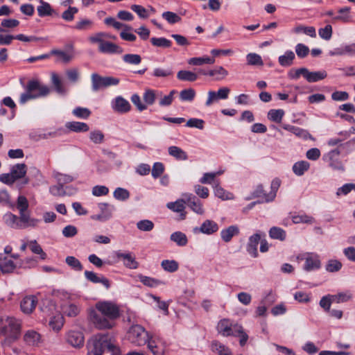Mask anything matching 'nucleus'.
<instances>
[{"mask_svg":"<svg viewBox=\"0 0 355 355\" xmlns=\"http://www.w3.org/2000/svg\"><path fill=\"white\" fill-rule=\"evenodd\" d=\"M120 315L119 306L110 301L98 302L89 311V320L98 329H111Z\"/></svg>","mask_w":355,"mask_h":355,"instance_id":"obj_1","label":"nucleus"},{"mask_svg":"<svg viewBox=\"0 0 355 355\" xmlns=\"http://www.w3.org/2000/svg\"><path fill=\"white\" fill-rule=\"evenodd\" d=\"M29 204L27 198L24 196H19L17 198L16 207L19 210V216L8 212L3 216L5 223L14 229L35 227L40 222L39 219L31 218L28 211Z\"/></svg>","mask_w":355,"mask_h":355,"instance_id":"obj_2","label":"nucleus"},{"mask_svg":"<svg viewBox=\"0 0 355 355\" xmlns=\"http://www.w3.org/2000/svg\"><path fill=\"white\" fill-rule=\"evenodd\" d=\"M87 355H102L107 349L114 355H119V349L112 342L108 334L94 336L88 343Z\"/></svg>","mask_w":355,"mask_h":355,"instance_id":"obj_3","label":"nucleus"},{"mask_svg":"<svg viewBox=\"0 0 355 355\" xmlns=\"http://www.w3.org/2000/svg\"><path fill=\"white\" fill-rule=\"evenodd\" d=\"M25 88V92L20 95L19 103L25 104L27 101L44 97L50 93V89L48 86L42 85L37 80H29Z\"/></svg>","mask_w":355,"mask_h":355,"instance_id":"obj_4","label":"nucleus"},{"mask_svg":"<svg viewBox=\"0 0 355 355\" xmlns=\"http://www.w3.org/2000/svg\"><path fill=\"white\" fill-rule=\"evenodd\" d=\"M19 322L13 318H0V336L5 337L2 344L10 345L18 337Z\"/></svg>","mask_w":355,"mask_h":355,"instance_id":"obj_5","label":"nucleus"},{"mask_svg":"<svg viewBox=\"0 0 355 355\" xmlns=\"http://www.w3.org/2000/svg\"><path fill=\"white\" fill-rule=\"evenodd\" d=\"M150 338L148 333L141 325H132L128 331V339L138 346L145 345Z\"/></svg>","mask_w":355,"mask_h":355,"instance_id":"obj_6","label":"nucleus"},{"mask_svg":"<svg viewBox=\"0 0 355 355\" xmlns=\"http://www.w3.org/2000/svg\"><path fill=\"white\" fill-rule=\"evenodd\" d=\"M91 81L93 92H98L101 89L118 85L119 79L112 76H101L94 73L91 75Z\"/></svg>","mask_w":355,"mask_h":355,"instance_id":"obj_7","label":"nucleus"},{"mask_svg":"<svg viewBox=\"0 0 355 355\" xmlns=\"http://www.w3.org/2000/svg\"><path fill=\"white\" fill-rule=\"evenodd\" d=\"M98 208L101 211V213L92 216V219L105 222L112 216V212L114 210L113 205H109L107 203H100L98 204Z\"/></svg>","mask_w":355,"mask_h":355,"instance_id":"obj_8","label":"nucleus"},{"mask_svg":"<svg viewBox=\"0 0 355 355\" xmlns=\"http://www.w3.org/2000/svg\"><path fill=\"white\" fill-rule=\"evenodd\" d=\"M265 236L266 235L264 233L258 232L256 234H254L253 235L250 236L246 246V249L248 252L253 257H258L257 246L261 241V237Z\"/></svg>","mask_w":355,"mask_h":355,"instance_id":"obj_9","label":"nucleus"},{"mask_svg":"<svg viewBox=\"0 0 355 355\" xmlns=\"http://www.w3.org/2000/svg\"><path fill=\"white\" fill-rule=\"evenodd\" d=\"M304 257L305 258L304 269L306 271H311L320 268V261L318 255L313 253L306 252L304 253Z\"/></svg>","mask_w":355,"mask_h":355,"instance_id":"obj_10","label":"nucleus"},{"mask_svg":"<svg viewBox=\"0 0 355 355\" xmlns=\"http://www.w3.org/2000/svg\"><path fill=\"white\" fill-rule=\"evenodd\" d=\"M184 198H186L187 204L188 206L196 214L202 215L205 210L202 207L201 202L191 193L183 194Z\"/></svg>","mask_w":355,"mask_h":355,"instance_id":"obj_11","label":"nucleus"},{"mask_svg":"<svg viewBox=\"0 0 355 355\" xmlns=\"http://www.w3.org/2000/svg\"><path fill=\"white\" fill-rule=\"evenodd\" d=\"M67 341L74 347H80L84 344V336L80 331H69L67 334Z\"/></svg>","mask_w":355,"mask_h":355,"instance_id":"obj_12","label":"nucleus"},{"mask_svg":"<svg viewBox=\"0 0 355 355\" xmlns=\"http://www.w3.org/2000/svg\"><path fill=\"white\" fill-rule=\"evenodd\" d=\"M62 313L67 317H76L80 312V306L71 302H66L61 306Z\"/></svg>","mask_w":355,"mask_h":355,"instance_id":"obj_13","label":"nucleus"},{"mask_svg":"<svg viewBox=\"0 0 355 355\" xmlns=\"http://www.w3.org/2000/svg\"><path fill=\"white\" fill-rule=\"evenodd\" d=\"M217 330L218 333L221 334L223 336H237L234 331V326H232L230 322L227 319L221 320L218 323Z\"/></svg>","mask_w":355,"mask_h":355,"instance_id":"obj_14","label":"nucleus"},{"mask_svg":"<svg viewBox=\"0 0 355 355\" xmlns=\"http://www.w3.org/2000/svg\"><path fill=\"white\" fill-rule=\"evenodd\" d=\"M187 203L186 198L184 199H179L175 202H168L166 205V207L175 211L180 213V219L184 220L186 217V213L184 212L185 206L184 205Z\"/></svg>","mask_w":355,"mask_h":355,"instance_id":"obj_15","label":"nucleus"},{"mask_svg":"<svg viewBox=\"0 0 355 355\" xmlns=\"http://www.w3.org/2000/svg\"><path fill=\"white\" fill-rule=\"evenodd\" d=\"M116 257L123 260V264L125 267L130 269H136L139 266L138 262L136 261L135 257L131 253H122L117 252L116 253Z\"/></svg>","mask_w":355,"mask_h":355,"instance_id":"obj_16","label":"nucleus"},{"mask_svg":"<svg viewBox=\"0 0 355 355\" xmlns=\"http://www.w3.org/2000/svg\"><path fill=\"white\" fill-rule=\"evenodd\" d=\"M112 108L117 112L125 113L130 110L131 106L129 102L121 96L114 99Z\"/></svg>","mask_w":355,"mask_h":355,"instance_id":"obj_17","label":"nucleus"},{"mask_svg":"<svg viewBox=\"0 0 355 355\" xmlns=\"http://www.w3.org/2000/svg\"><path fill=\"white\" fill-rule=\"evenodd\" d=\"M98 50L100 52L103 53H118L121 54L123 53V49L117 44L105 41L101 45L98 46Z\"/></svg>","mask_w":355,"mask_h":355,"instance_id":"obj_18","label":"nucleus"},{"mask_svg":"<svg viewBox=\"0 0 355 355\" xmlns=\"http://www.w3.org/2000/svg\"><path fill=\"white\" fill-rule=\"evenodd\" d=\"M213 189L215 196L223 200H232L234 198L233 193L225 191L220 185L219 181H214Z\"/></svg>","mask_w":355,"mask_h":355,"instance_id":"obj_19","label":"nucleus"},{"mask_svg":"<svg viewBox=\"0 0 355 355\" xmlns=\"http://www.w3.org/2000/svg\"><path fill=\"white\" fill-rule=\"evenodd\" d=\"M148 344V348L150 350L153 355H164L165 352V345L160 341L150 338Z\"/></svg>","mask_w":355,"mask_h":355,"instance_id":"obj_20","label":"nucleus"},{"mask_svg":"<svg viewBox=\"0 0 355 355\" xmlns=\"http://www.w3.org/2000/svg\"><path fill=\"white\" fill-rule=\"evenodd\" d=\"M37 300L34 296L25 297L21 302V309L25 313H31L35 308Z\"/></svg>","mask_w":355,"mask_h":355,"instance_id":"obj_21","label":"nucleus"},{"mask_svg":"<svg viewBox=\"0 0 355 355\" xmlns=\"http://www.w3.org/2000/svg\"><path fill=\"white\" fill-rule=\"evenodd\" d=\"M24 340L30 346H37L41 343V336L34 330H28L24 334Z\"/></svg>","mask_w":355,"mask_h":355,"instance_id":"obj_22","label":"nucleus"},{"mask_svg":"<svg viewBox=\"0 0 355 355\" xmlns=\"http://www.w3.org/2000/svg\"><path fill=\"white\" fill-rule=\"evenodd\" d=\"M64 322L63 315L60 313H56L50 318L49 325L52 330L59 331L63 327Z\"/></svg>","mask_w":355,"mask_h":355,"instance_id":"obj_23","label":"nucleus"},{"mask_svg":"<svg viewBox=\"0 0 355 355\" xmlns=\"http://www.w3.org/2000/svg\"><path fill=\"white\" fill-rule=\"evenodd\" d=\"M284 129L292 132L295 135L298 137L303 138L304 139H313L312 136L309 134V132L304 129H302L299 127L291 125H284L283 126Z\"/></svg>","mask_w":355,"mask_h":355,"instance_id":"obj_24","label":"nucleus"},{"mask_svg":"<svg viewBox=\"0 0 355 355\" xmlns=\"http://www.w3.org/2000/svg\"><path fill=\"white\" fill-rule=\"evenodd\" d=\"M327 74L325 71H309L306 68L304 78L309 83H315V82L324 79L327 77Z\"/></svg>","mask_w":355,"mask_h":355,"instance_id":"obj_25","label":"nucleus"},{"mask_svg":"<svg viewBox=\"0 0 355 355\" xmlns=\"http://www.w3.org/2000/svg\"><path fill=\"white\" fill-rule=\"evenodd\" d=\"M85 276L86 279L93 283H101L106 288H110L109 280L104 277H98L96 273L92 271L85 270Z\"/></svg>","mask_w":355,"mask_h":355,"instance_id":"obj_26","label":"nucleus"},{"mask_svg":"<svg viewBox=\"0 0 355 355\" xmlns=\"http://www.w3.org/2000/svg\"><path fill=\"white\" fill-rule=\"evenodd\" d=\"M239 234V229L236 225H231L220 232L221 239L226 243L230 242L234 236Z\"/></svg>","mask_w":355,"mask_h":355,"instance_id":"obj_27","label":"nucleus"},{"mask_svg":"<svg viewBox=\"0 0 355 355\" xmlns=\"http://www.w3.org/2000/svg\"><path fill=\"white\" fill-rule=\"evenodd\" d=\"M27 166L25 164H17L12 166L10 173L16 181L24 178L26 174Z\"/></svg>","mask_w":355,"mask_h":355,"instance_id":"obj_28","label":"nucleus"},{"mask_svg":"<svg viewBox=\"0 0 355 355\" xmlns=\"http://www.w3.org/2000/svg\"><path fill=\"white\" fill-rule=\"evenodd\" d=\"M17 268L13 261L8 257L0 258V270L3 273H11Z\"/></svg>","mask_w":355,"mask_h":355,"instance_id":"obj_29","label":"nucleus"},{"mask_svg":"<svg viewBox=\"0 0 355 355\" xmlns=\"http://www.w3.org/2000/svg\"><path fill=\"white\" fill-rule=\"evenodd\" d=\"M66 128L75 132H85L89 130V125L83 122L71 121L67 122Z\"/></svg>","mask_w":355,"mask_h":355,"instance_id":"obj_30","label":"nucleus"},{"mask_svg":"<svg viewBox=\"0 0 355 355\" xmlns=\"http://www.w3.org/2000/svg\"><path fill=\"white\" fill-rule=\"evenodd\" d=\"M218 230V224L211 220H206L202 223L200 227V231L206 234H211Z\"/></svg>","mask_w":355,"mask_h":355,"instance_id":"obj_31","label":"nucleus"},{"mask_svg":"<svg viewBox=\"0 0 355 355\" xmlns=\"http://www.w3.org/2000/svg\"><path fill=\"white\" fill-rule=\"evenodd\" d=\"M168 151L171 156L175 157L178 160H186L188 159L187 153L178 146H170Z\"/></svg>","mask_w":355,"mask_h":355,"instance_id":"obj_32","label":"nucleus"},{"mask_svg":"<svg viewBox=\"0 0 355 355\" xmlns=\"http://www.w3.org/2000/svg\"><path fill=\"white\" fill-rule=\"evenodd\" d=\"M351 8L349 7L340 8L338 10V15L335 16L333 19L335 21H341L343 22H348L351 19L350 15Z\"/></svg>","mask_w":355,"mask_h":355,"instance_id":"obj_33","label":"nucleus"},{"mask_svg":"<svg viewBox=\"0 0 355 355\" xmlns=\"http://www.w3.org/2000/svg\"><path fill=\"white\" fill-rule=\"evenodd\" d=\"M170 239L178 246H185L188 243L186 234L179 231L173 233L170 236Z\"/></svg>","mask_w":355,"mask_h":355,"instance_id":"obj_34","label":"nucleus"},{"mask_svg":"<svg viewBox=\"0 0 355 355\" xmlns=\"http://www.w3.org/2000/svg\"><path fill=\"white\" fill-rule=\"evenodd\" d=\"M228 75L227 71L221 66H218L214 69L208 71V76H215V80H220Z\"/></svg>","mask_w":355,"mask_h":355,"instance_id":"obj_35","label":"nucleus"},{"mask_svg":"<svg viewBox=\"0 0 355 355\" xmlns=\"http://www.w3.org/2000/svg\"><path fill=\"white\" fill-rule=\"evenodd\" d=\"M295 58V53L292 51H287L284 55L279 57L278 60L282 67H288L293 64Z\"/></svg>","mask_w":355,"mask_h":355,"instance_id":"obj_36","label":"nucleus"},{"mask_svg":"<svg viewBox=\"0 0 355 355\" xmlns=\"http://www.w3.org/2000/svg\"><path fill=\"white\" fill-rule=\"evenodd\" d=\"M293 31L296 34L304 33L311 37H316L315 29L313 26H304L300 25L295 27Z\"/></svg>","mask_w":355,"mask_h":355,"instance_id":"obj_37","label":"nucleus"},{"mask_svg":"<svg viewBox=\"0 0 355 355\" xmlns=\"http://www.w3.org/2000/svg\"><path fill=\"white\" fill-rule=\"evenodd\" d=\"M215 62V59L214 58H209L208 56L202 57V58H192L189 60L188 63L189 64L200 66L203 64H212Z\"/></svg>","mask_w":355,"mask_h":355,"instance_id":"obj_38","label":"nucleus"},{"mask_svg":"<svg viewBox=\"0 0 355 355\" xmlns=\"http://www.w3.org/2000/svg\"><path fill=\"white\" fill-rule=\"evenodd\" d=\"M177 78L180 80L193 82L197 80L198 76L193 72L181 70L178 72Z\"/></svg>","mask_w":355,"mask_h":355,"instance_id":"obj_39","label":"nucleus"},{"mask_svg":"<svg viewBox=\"0 0 355 355\" xmlns=\"http://www.w3.org/2000/svg\"><path fill=\"white\" fill-rule=\"evenodd\" d=\"M309 163L306 161L296 162L293 166V171L297 175H302L309 168Z\"/></svg>","mask_w":355,"mask_h":355,"instance_id":"obj_40","label":"nucleus"},{"mask_svg":"<svg viewBox=\"0 0 355 355\" xmlns=\"http://www.w3.org/2000/svg\"><path fill=\"white\" fill-rule=\"evenodd\" d=\"M292 221L295 224L300 223H306V224H313L315 222V219L313 217L306 215V214H301V215H295L292 216Z\"/></svg>","mask_w":355,"mask_h":355,"instance_id":"obj_41","label":"nucleus"},{"mask_svg":"<svg viewBox=\"0 0 355 355\" xmlns=\"http://www.w3.org/2000/svg\"><path fill=\"white\" fill-rule=\"evenodd\" d=\"M40 3L41 5L39 6L37 8L39 16L44 17L51 15L52 14L53 10L50 4L44 1L43 0H40Z\"/></svg>","mask_w":355,"mask_h":355,"instance_id":"obj_42","label":"nucleus"},{"mask_svg":"<svg viewBox=\"0 0 355 355\" xmlns=\"http://www.w3.org/2000/svg\"><path fill=\"white\" fill-rule=\"evenodd\" d=\"M50 54L58 56L59 60H61L64 63H69L73 59L72 55L61 50L53 49L51 51Z\"/></svg>","mask_w":355,"mask_h":355,"instance_id":"obj_43","label":"nucleus"},{"mask_svg":"<svg viewBox=\"0 0 355 355\" xmlns=\"http://www.w3.org/2000/svg\"><path fill=\"white\" fill-rule=\"evenodd\" d=\"M269 235L273 239L284 241L286 239V232L277 227H271L269 231Z\"/></svg>","mask_w":355,"mask_h":355,"instance_id":"obj_44","label":"nucleus"},{"mask_svg":"<svg viewBox=\"0 0 355 355\" xmlns=\"http://www.w3.org/2000/svg\"><path fill=\"white\" fill-rule=\"evenodd\" d=\"M212 351L216 352L218 355H232L230 349L218 341H214L211 344Z\"/></svg>","mask_w":355,"mask_h":355,"instance_id":"obj_45","label":"nucleus"},{"mask_svg":"<svg viewBox=\"0 0 355 355\" xmlns=\"http://www.w3.org/2000/svg\"><path fill=\"white\" fill-rule=\"evenodd\" d=\"M162 268L167 272H174L178 269V263L175 260H163L161 263Z\"/></svg>","mask_w":355,"mask_h":355,"instance_id":"obj_46","label":"nucleus"},{"mask_svg":"<svg viewBox=\"0 0 355 355\" xmlns=\"http://www.w3.org/2000/svg\"><path fill=\"white\" fill-rule=\"evenodd\" d=\"M105 135L101 130H95L89 133V139L95 144H101L103 143Z\"/></svg>","mask_w":355,"mask_h":355,"instance_id":"obj_47","label":"nucleus"},{"mask_svg":"<svg viewBox=\"0 0 355 355\" xmlns=\"http://www.w3.org/2000/svg\"><path fill=\"white\" fill-rule=\"evenodd\" d=\"M150 42L155 46L162 48H169L172 44L169 40L164 37H152Z\"/></svg>","mask_w":355,"mask_h":355,"instance_id":"obj_48","label":"nucleus"},{"mask_svg":"<svg viewBox=\"0 0 355 355\" xmlns=\"http://www.w3.org/2000/svg\"><path fill=\"white\" fill-rule=\"evenodd\" d=\"M122 58L125 63L129 64L137 65L141 62V57L138 54H125Z\"/></svg>","mask_w":355,"mask_h":355,"instance_id":"obj_49","label":"nucleus"},{"mask_svg":"<svg viewBox=\"0 0 355 355\" xmlns=\"http://www.w3.org/2000/svg\"><path fill=\"white\" fill-rule=\"evenodd\" d=\"M331 300L333 302L341 303L349 301L352 298L350 292L347 291L345 293H339L336 295H331Z\"/></svg>","mask_w":355,"mask_h":355,"instance_id":"obj_50","label":"nucleus"},{"mask_svg":"<svg viewBox=\"0 0 355 355\" xmlns=\"http://www.w3.org/2000/svg\"><path fill=\"white\" fill-rule=\"evenodd\" d=\"M281 181L275 178L271 182V191L268 193L266 198V202H270L273 200V199L276 196L277 191L278 190L279 186H280Z\"/></svg>","mask_w":355,"mask_h":355,"instance_id":"obj_51","label":"nucleus"},{"mask_svg":"<svg viewBox=\"0 0 355 355\" xmlns=\"http://www.w3.org/2000/svg\"><path fill=\"white\" fill-rule=\"evenodd\" d=\"M139 279L140 282H141L144 285L149 286V287H155L158 285L162 284L163 282L159 279H156L152 277L144 276L142 275H140L139 276Z\"/></svg>","mask_w":355,"mask_h":355,"instance_id":"obj_52","label":"nucleus"},{"mask_svg":"<svg viewBox=\"0 0 355 355\" xmlns=\"http://www.w3.org/2000/svg\"><path fill=\"white\" fill-rule=\"evenodd\" d=\"M248 64L262 66L263 64L261 57L254 53H250L246 56Z\"/></svg>","mask_w":355,"mask_h":355,"instance_id":"obj_53","label":"nucleus"},{"mask_svg":"<svg viewBox=\"0 0 355 355\" xmlns=\"http://www.w3.org/2000/svg\"><path fill=\"white\" fill-rule=\"evenodd\" d=\"M284 114L282 110H270L268 113V117L270 121L276 123L281 122Z\"/></svg>","mask_w":355,"mask_h":355,"instance_id":"obj_54","label":"nucleus"},{"mask_svg":"<svg viewBox=\"0 0 355 355\" xmlns=\"http://www.w3.org/2000/svg\"><path fill=\"white\" fill-rule=\"evenodd\" d=\"M196 96V92L192 88L183 89L180 93V98L183 101H192Z\"/></svg>","mask_w":355,"mask_h":355,"instance_id":"obj_55","label":"nucleus"},{"mask_svg":"<svg viewBox=\"0 0 355 355\" xmlns=\"http://www.w3.org/2000/svg\"><path fill=\"white\" fill-rule=\"evenodd\" d=\"M29 247L34 254H40L42 259L46 258V254L35 240L29 242Z\"/></svg>","mask_w":355,"mask_h":355,"instance_id":"obj_56","label":"nucleus"},{"mask_svg":"<svg viewBox=\"0 0 355 355\" xmlns=\"http://www.w3.org/2000/svg\"><path fill=\"white\" fill-rule=\"evenodd\" d=\"M113 195L116 200L121 201L126 200L130 197L129 191L121 187L116 188L114 190Z\"/></svg>","mask_w":355,"mask_h":355,"instance_id":"obj_57","label":"nucleus"},{"mask_svg":"<svg viewBox=\"0 0 355 355\" xmlns=\"http://www.w3.org/2000/svg\"><path fill=\"white\" fill-rule=\"evenodd\" d=\"M154 226V223L150 220H141L137 223V227L143 232H150Z\"/></svg>","mask_w":355,"mask_h":355,"instance_id":"obj_58","label":"nucleus"},{"mask_svg":"<svg viewBox=\"0 0 355 355\" xmlns=\"http://www.w3.org/2000/svg\"><path fill=\"white\" fill-rule=\"evenodd\" d=\"M173 74L170 68L157 67L154 69L153 75L157 78H165Z\"/></svg>","mask_w":355,"mask_h":355,"instance_id":"obj_59","label":"nucleus"},{"mask_svg":"<svg viewBox=\"0 0 355 355\" xmlns=\"http://www.w3.org/2000/svg\"><path fill=\"white\" fill-rule=\"evenodd\" d=\"M234 331L237 334L236 336L241 337L240 345L241 346L245 345L248 339V336L243 331V327L241 325L235 324L234 325Z\"/></svg>","mask_w":355,"mask_h":355,"instance_id":"obj_60","label":"nucleus"},{"mask_svg":"<svg viewBox=\"0 0 355 355\" xmlns=\"http://www.w3.org/2000/svg\"><path fill=\"white\" fill-rule=\"evenodd\" d=\"M111 37L109 34L100 32L96 33L89 37V40L92 43H98L99 45H101L102 43H104V38H110Z\"/></svg>","mask_w":355,"mask_h":355,"instance_id":"obj_61","label":"nucleus"},{"mask_svg":"<svg viewBox=\"0 0 355 355\" xmlns=\"http://www.w3.org/2000/svg\"><path fill=\"white\" fill-rule=\"evenodd\" d=\"M66 263L75 270L80 271L83 270V266L81 263L74 257H67L66 258Z\"/></svg>","mask_w":355,"mask_h":355,"instance_id":"obj_62","label":"nucleus"},{"mask_svg":"<svg viewBox=\"0 0 355 355\" xmlns=\"http://www.w3.org/2000/svg\"><path fill=\"white\" fill-rule=\"evenodd\" d=\"M130 8L132 11L136 12L140 18L146 19L148 17V10L142 6L133 4L130 6Z\"/></svg>","mask_w":355,"mask_h":355,"instance_id":"obj_63","label":"nucleus"},{"mask_svg":"<svg viewBox=\"0 0 355 355\" xmlns=\"http://www.w3.org/2000/svg\"><path fill=\"white\" fill-rule=\"evenodd\" d=\"M162 17L166 19L169 24H175L181 20V17L176 13L167 11L162 13Z\"/></svg>","mask_w":355,"mask_h":355,"instance_id":"obj_64","label":"nucleus"}]
</instances>
